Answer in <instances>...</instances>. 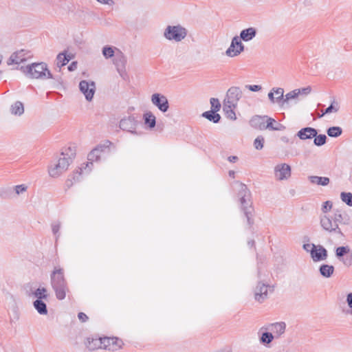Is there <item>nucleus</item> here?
Returning a JSON list of instances; mask_svg holds the SVG:
<instances>
[{
  "label": "nucleus",
  "instance_id": "nucleus-1",
  "mask_svg": "<svg viewBox=\"0 0 352 352\" xmlns=\"http://www.w3.org/2000/svg\"><path fill=\"white\" fill-rule=\"evenodd\" d=\"M111 142L106 140L103 144L98 145L94 148L87 156L88 162L84 166L83 165L74 173L73 179L74 182H78L82 174H88L92 169L93 162H98L110 153V146Z\"/></svg>",
  "mask_w": 352,
  "mask_h": 352
},
{
  "label": "nucleus",
  "instance_id": "nucleus-2",
  "mask_svg": "<svg viewBox=\"0 0 352 352\" xmlns=\"http://www.w3.org/2000/svg\"><path fill=\"white\" fill-rule=\"evenodd\" d=\"M238 197L241 204V210L243 212L250 228L254 224V208L251 199V192L247 186L243 183H239Z\"/></svg>",
  "mask_w": 352,
  "mask_h": 352
},
{
  "label": "nucleus",
  "instance_id": "nucleus-3",
  "mask_svg": "<svg viewBox=\"0 0 352 352\" xmlns=\"http://www.w3.org/2000/svg\"><path fill=\"white\" fill-rule=\"evenodd\" d=\"M50 283L56 298L59 300L65 299L67 292H69V288L64 276L63 269L54 267L50 274Z\"/></svg>",
  "mask_w": 352,
  "mask_h": 352
},
{
  "label": "nucleus",
  "instance_id": "nucleus-4",
  "mask_svg": "<svg viewBox=\"0 0 352 352\" xmlns=\"http://www.w3.org/2000/svg\"><path fill=\"white\" fill-rule=\"evenodd\" d=\"M250 124L253 128L259 130L283 131L285 129L282 124L267 116H254L250 120Z\"/></svg>",
  "mask_w": 352,
  "mask_h": 352
},
{
  "label": "nucleus",
  "instance_id": "nucleus-5",
  "mask_svg": "<svg viewBox=\"0 0 352 352\" xmlns=\"http://www.w3.org/2000/svg\"><path fill=\"white\" fill-rule=\"evenodd\" d=\"M188 35V30L180 24L168 25L163 32L164 37L168 41L179 43Z\"/></svg>",
  "mask_w": 352,
  "mask_h": 352
},
{
  "label": "nucleus",
  "instance_id": "nucleus-6",
  "mask_svg": "<svg viewBox=\"0 0 352 352\" xmlns=\"http://www.w3.org/2000/svg\"><path fill=\"white\" fill-rule=\"evenodd\" d=\"M24 72L33 78L50 79L53 78L45 63H35L28 65Z\"/></svg>",
  "mask_w": 352,
  "mask_h": 352
},
{
  "label": "nucleus",
  "instance_id": "nucleus-7",
  "mask_svg": "<svg viewBox=\"0 0 352 352\" xmlns=\"http://www.w3.org/2000/svg\"><path fill=\"white\" fill-rule=\"evenodd\" d=\"M274 292V286L258 281L254 289V299L261 303L268 297V292Z\"/></svg>",
  "mask_w": 352,
  "mask_h": 352
},
{
  "label": "nucleus",
  "instance_id": "nucleus-8",
  "mask_svg": "<svg viewBox=\"0 0 352 352\" xmlns=\"http://www.w3.org/2000/svg\"><path fill=\"white\" fill-rule=\"evenodd\" d=\"M69 166L68 162L60 157L56 162L51 164L49 166V175L52 177H58L67 170Z\"/></svg>",
  "mask_w": 352,
  "mask_h": 352
},
{
  "label": "nucleus",
  "instance_id": "nucleus-9",
  "mask_svg": "<svg viewBox=\"0 0 352 352\" xmlns=\"http://www.w3.org/2000/svg\"><path fill=\"white\" fill-rule=\"evenodd\" d=\"M138 124V120L133 116H129L120 121L119 127L131 134L140 135V133L136 131Z\"/></svg>",
  "mask_w": 352,
  "mask_h": 352
},
{
  "label": "nucleus",
  "instance_id": "nucleus-10",
  "mask_svg": "<svg viewBox=\"0 0 352 352\" xmlns=\"http://www.w3.org/2000/svg\"><path fill=\"white\" fill-rule=\"evenodd\" d=\"M152 104L156 107L162 113H166L169 109V103L166 96L155 93L151 97Z\"/></svg>",
  "mask_w": 352,
  "mask_h": 352
},
{
  "label": "nucleus",
  "instance_id": "nucleus-11",
  "mask_svg": "<svg viewBox=\"0 0 352 352\" xmlns=\"http://www.w3.org/2000/svg\"><path fill=\"white\" fill-rule=\"evenodd\" d=\"M243 50V44L239 37L235 36L232 38L230 47L226 51V54L229 57H234L240 54Z\"/></svg>",
  "mask_w": 352,
  "mask_h": 352
},
{
  "label": "nucleus",
  "instance_id": "nucleus-12",
  "mask_svg": "<svg viewBox=\"0 0 352 352\" xmlns=\"http://www.w3.org/2000/svg\"><path fill=\"white\" fill-rule=\"evenodd\" d=\"M320 224L322 228L329 232H334L342 235V232L338 224L330 217L324 215L320 219Z\"/></svg>",
  "mask_w": 352,
  "mask_h": 352
},
{
  "label": "nucleus",
  "instance_id": "nucleus-13",
  "mask_svg": "<svg viewBox=\"0 0 352 352\" xmlns=\"http://www.w3.org/2000/svg\"><path fill=\"white\" fill-rule=\"evenodd\" d=\"M79 89L87 101L93 99L96 91V85L94 81L81 80L79 83Z\"/></svg>",
  "mask_w": 352,
  "mask_h": 352
},
{
  "label": "nucleus",
  "instance_id": "nucleus-14",
  "mask_svg": "<svg viewBox=\"0 0 352 352\" xmlns=\"http://www.w3.org/2000/svg\"><path fill=\"white\" fill-rule=\"evenodd\" d=\"M126 56L120 50H117V52L113 59V64L115 65L118 72L121 76H123L124 74H126Z\"/></svg>",
  "mask_w": 352,
  "mask_h": 352
},
{
  "label": "nucleus",
  "instance_id": "nucleus-15",
  "mask_svg": "<svg viewBox=\"0 0 352 352\" xmlns=\"http://www.w3.org/2000/svg\"><path fill=\"white\" fill-rule=\"evenodd\" d=\"M286 324L285 322H274L264 325L261 331H270L274 335V338H279L285 331Z\"/></svg>",
  "mask_w": 352,
  "mask_h": 352
},
{
  "label": "nucleus",
  "instance_id": "nucleus-16",
  "mask_svg": "<svg viewBox=\"0 0 352 352\" xmlns=\"http://www.w3.org/2000/svg\"><path fill=\"white\" fill-rule=\"evenodd\" d=\"M274 175L278 180H286L291 176V166L285 163L277 164L274 167Z\"/></svg>",
  "mask_w": 352,
  "mask_h": 352
},
{
  "label": "nucleus",
  "instance_id": "nucleus-17",
  "mask_svg": "<svg viewBox=\"0 0 352 352\" xmlns=\"http://www.w3.org/2000/svg\"><path fill=\"white\" fill-rule=\"evenodd\" d=\"M314 262H320L327 260L328 257V252L325 248L321 245L313 246L310 255Z\"/></svg>",
  "mask_w": 352,
  "mask_h": 352
},
{
  "label": "nucleus",
  "instance_id": "nucleus-18",
  "mask_svg": "<svg viewBox=\"0 0 352 352\" xmlns=\"http://www.w3.org/2000/svg\"><path fill=\"white\" fill-rule=\"evenodd\" d=\"M122 341L117 338H102V349L109 351H117L121 348Z\"/></svg>",
  "mask_w": 352,
  "mask_h": 352
},
{
  "label": "nucleus",
  "instance_id": "nucleus-19",
  "mask_svg": "<svg viewBox=\"0 0 352 352\" xmlns=\"http://www.w3.org/2000/svg\"><path fill=\"white\" fill-rule=\"evenodd\" d=\"M242 97V91L238 87H230L226 94V97L223 102L228 104H238L239 100Z\"/></svg>",
  "mask_w": 352,
  "mask_h": 352
},
{
  "label": "nucleus",
  "instance_id": "nucleus-20",
  "mask_svg": "<svg viewBox=\"0 0 352 352\" xmlns=\"http://www.w3.org/2000/svg\"><path fill=\"white\" fill-rule=\"evenodd\" d=\"M317 134L318 131L316 129L307 126L298 131L296 135L301 140H306L314 138Z\"/></svg>",
  "mask_w": 352,
  "mask_h": 352
},
{
  "label": "nucleus",
  "instance_id": "nucleus-21",
  "mask_svg": "<svg viewBox=\"0 0 352 352\" xmlns=\"http://www.w3.org/2000/svg\"><path fill=\"white\" fill-rule=\"evenodd\" d=\"M258 335L259 337V342L260 344L269 346L272 343L273 340L274 339V335L270 331L263 330L261 331V327L258 331Z\"/></svg>",
  "mask_w": 352,
  "mask_h": 352
},
{
  "label": "nucleus",
  "instance_id": "nucleus-22",
  "mask_svg": "<svg viewBox=\"0 0 352 352\" xmlns=\"http://www.w3.org/2000/svg\"><path fill=\"white\" fill-rule=\"evenodd\" d=\"M27 56L25 54V51L24 50H21L16 52L13 53L9 59L8 60V65L12 64H19L22 62L26 60Z\"/></svg>",
  "mask_w": 352,
  "mask_h": 352
},
{
  "label": "nucleus",
  "instance_id": "nucleus-23",
  "mask_svg": "<svg viewBox=\"0 0 352 352\" xmlns=\"http://www.w3.org/2000/svg\"><path fill=\"white\" fill-rule=\"evenodd\" d=\"M85 345L90 351L102 349V338H87Z\"/></svg>",
  "mask_w": 352,
  "mask_h": 352
},
{
  "label": "nucleus",
  "instance_id": "nucleus-24",
  "mask_svg": "<svg viewBox=\"0 0 352 352\" xmlns=\"http://www.w3.org/2000/svg\"><path fill=\"white\" fill-rule=\"evenodd\" d=\"M256 34V30L254 28H248L245 30H243L241 33L240 36H239L240 40H243L245 42L250 41L252 40Z\"/></svg>",
  "mask_w": 352,
  "mask_h": 352
},
{
  "label": "nucleus",
  "instance_id": "nucleus-25",
  "mask_svg": "<svg viewBox=\"0 0 352 352\" xmlns=\"http://www.w3.org/2000/svg\"><path fill=\"white\" fill-rule=\"evenodd\" d=\"M144 123L147 129H152L156 125V117L151 111L143 114Z\"/></svg>",
  "mask_w": 352,
  "mask_h": 352
},
{
  "label": "nucleus",
  "instance_id": "nucleus-26",
  "mask_svg": "<svg viewBox=\"0 0 352 352\" xmlns=\"http://www.w3.org/2000/svg\"><path fill=\"white\" fill-rule=\"evenodd\" d=\"M76 157V147L69 146L65 148L60 154V157L68 162L69 165L72 162Z\"/></svg>",
  "mask_w": 352,
  "mask_h": 352
},
{
  "label": "nucleus",
  "instance_id": "nucleus-27",
  "mask_svg": "<svg viewBox=\"0 0 352 352\" xmlns=\"http://www.w3.org/2000/svg\"><path fill=\"white\" fill-rule=\"evenodd\" d=\"M236 104H228L227 102H223V111L228 118L232 120H235L236 119L234 112V109L236 108Z\"/></svg>",
  "mask_w": 352,
  "mask_h": 352
},
{
  "label": "nucleus",
  "instance_id": "nucleus-28",
  "mask_svg": "<svg viewBox=\"0 0 352 352\" xmlns=\"http://www.w3.org/2000/svg\"><path fill=\"white\" fill-rule=\"evenodd\" d=\"M308 179L312 184H317L322 186H327L330 182V179L327 177L311 175L308 177Z\"/></svg>",
  "mask_w": 352,
  "mask_h": 352
},
{
  "label": "nucleus",
  "instance_id": "nucleus-29",
  "mask_svg": "<svg viewBox=\"0 0 352 352\" xmlns=\"http://www.w3.org/2000/svg\"><path fill=\"white\" fill-rule=\"evenodd\" d=\"M334 267L331 265L322 264L319 267V272L322 276L329 278L334 272Z\"/></svg>",
  "mask_w": 352,
  "mask_h": 352
},
{
  "label": "nucleus",
  "instance_id": "nucleus-30",
  "mask_svg": "<svg viewBox=\"0 0 352 352\" xmlns=\"http://www.w3.org/2000/svg\"><path fill=\"white\" fill-rule=\"evenodd\" d=\"M33 306L36 311L40 315H46L47 314V308L46 303L41 300H35L33 302Z\"/></svg>",
  "mask_w": 352,
  "mask_h": 352
},
{
  "label": "nucleus",
  "instance_id": "nucleus-31",
  "mask_svg": "<svg viewBox=\"0 0 352 352\" xmlns=\"http://www.w3.org/2000/svg\"><path fill=\"white\" fill-rule=\"evenodd\" d=\"M10 112L14 116H21L24 113L23 104L20 101L15 102L10 107Z\"/></svg>",
  "mask_w": 352,
  "mask_h": 352
},
{
  "label": "nucleus",
  "instance_id": "nucleus-32",
  "mask_svg": "<svg viewBox=\"0 0 352 352\" xmlns=\"http://www.w3.org/2000/svg\"><path fill=\"white\" fill-rule=\"evenodd\" d=\"M117 47L110 45H105L102 47V54L106 59L115 57L117 52Z\"/></svg>",
  "mask_w": 352,
  "mask_h": 352
},
{
  "label": "nucleus",
  "instance_id": "nucleus-33",
  "mask_svg": "<svg viewBox=\"0 0 352 352\" xmlns=\"http://www.w3.org/2000/svg\"><path fill=\"white\" fill-rule=\"evenodd\" d=\"M202 116L213 123H218L221 119L220 115L212 110L204 112Z\"/></svg>",
  "mask_w": 352,
  "mask_h": 352
},
{
  "label": "nucleus",
  "instance_id": "nucleus-34",
  "mask_svg": "<svg viewBox=\"0 0 352 352\" xmlns=\"http://www.w3.org/2000/svg\"><path fill=\"white\" fill-rule=\"evenodd\" d=\"M32 296L36 298V300H47L48 298L47 290L45 287H38L34 290L32 294Z\"/></svg>",
  "mask_w": 352,
  "mask_h": 352
},
{
  "label": "nucleus",
  "instance_id": "nucleus-35",
  "mask_svg": "<svg viewBox=\"0 0 352 352\" xmlns=\"http://www.w3.org/2000/svg\"><path fill=\"white\" fill-rule=\"evenodd\" d=\"M272 91L274 92V96L276 99L278 100V104L280 107H283V101H284V89L281 87H273Z\"/></svg>",
  "mask_w": 352,
  "mask_h": 352
},
{
  "label": "nucleus",
  "instance_id": "nucleus-36",
  "mask_svg": "<svg viewBox=\"0 0 352 352\" xmlns=\"http://www.w3.org/2000/svg\"><path fill=\"white\" fill-rule=\"evenodd\" d=\"M71 59V57L67 55L66 52L59 53L56 57L57 66L60 67L65 66Z\"/></svg>",
  "mask_w": 352,
  "mask_h": 352
},
{
  "label": "nucleus",
  "instance_id": "nucleus-37",
  "mask_svg": "<svg viewBox=\"0 0 352 352\" xmlns=\"http://www.w3.org/2000/svg\"><path fill=\"white\" fill-rule=\"evenodd\" d=\"M333 220L338 224V223H342L343 224L347 225L349 223V218L346 214H342L340 211L338 210L334 214Z\"/></svg>",
  "mask_w": 352,
  "mask_h": 352
},
{
  "label": "nucleus",
  "instance_id": "nucleus-38",
  "mask_svg": "<svg viewBox=\"0 0 352 352\" xmlns=\"http://www.w3.org/2000/svg\"><path fill=\"white\" fill-rule=\"evenodd\" d=\"M350 250L351 249L348 245L338 247L336 249V256L340 261H341V260L344 258V256L346 255Z\"/></svg>",
  "mask_w": 352,
  "mask_h": 352
},
{
  "label": "nucleus",
  "instance_id": "nucleus-39",
  "mask_svg": "<svg viewBox=\"0 0 352 352\" xmlns=\"http://www.w3.org/2000/svg\"><path fill=\"white\" fill-rule=\"evenodd\" d=\"M298 97L296 89L292 90L285 95L283 101V109L288 107L289 102L291 100L296 99Z\"/></svg>",
  "mask_w": 352,
  "mask_h": 352
},
{
  "label": "nucleus",
  "instance_id": "nucleus-40",
  "mask_svg": "<svg viewBox=\"0 0 352 352\" xmlns=\"http://www.w3.org/2000/svg\"><path fill=\"white\" fill-rule=\"evenodd\" d=\"M342 129L340 126H331L327 131V135L331 138H338L342 134Z\"/></svg>",
  "mask_w": 352,
  "mask_h": 352
},
{
  "label": "nucleus",
  "instance_id": "nucleus-41",
  "mask_svg": "<svg viewBox=\"0 0 352 352\" xmlns=\"http://www.w3.org/2000/svg\"><path fill=\"white\" fill-rule=\"evenodd\" d=\"M52 226V231L53 234L55 236V240L57 241L60 237V221H55L53 222L51 225Z\"/></svg>",
  "mask_w": 352,
  "mask_h": 352
},
{
  "label": "nucleus",
  "instance_id": "nucleus-42",
  "mask_svg": "<svg viewBox=\"0 0 352 352\" xmlns=\"http://www.w3.org/2000/svg\"><path fill=\"white\" fill-rule=\"evenodd\" d=\"M339 110V106L337 102L333 100L331 104L325 109V111L320 116H323L324 114L330 113L332 112H338Z\"/></svg>",
  "mask_w": 352,
  "mask_h": 352
},
{
  "label": "nucleus",
  "instance_id": "nucleus-43",
  "mask_svg": "<svg viewBox=\"0 0 352 352\" xmlns=\"http://www.w3.org/2000/svg\"><path fill=\"white\" fill-rule=\"evenodd\" d=\"M327 136L324 134H318L314 137V143L316 146H321L326 144Z\"/></svg>",
  "mask_w": 352,
  "mask_h": 352
},
{
  "label": "nucleus",
  "instance_id": "nucleus-44",
  "mask_svg": "<svg viewBox=\"0 0 352 352\" xmlns=\"http://www.w3.org/2000/svg\"><path fill=\"white\" fill-rule=\"evenodd\" d=\"M340 198L349 206H352V193L342 192L340 194Z\"/></svg>",
  "mask_w": 352,
  "mask_h": 352
},
{
  "label": "nucleus",
  "instance_id": "nucleus-45",
  "mask_svg": "<svg viewBox=\"0 0 352 352\" xmlns=\"http://www.w3.org/2000/svg\"><path fill=\"white\" fill-rule=\"evenodd\" d=\"M341 262L346 267H349L352 266V250H350L346 256H344V258L341 260Z\"/></svg>",
  "mask_w": 352,
  "mask_h": 352
},
{
  "label": "nucleus",
  "instance_id": "nucleus-46",
  "mask_svg": "<svg viewBox=\"0 0 352 352\" xmlns=\"http://www.w3.org/2000/svg\"><path fill=\"white\" fill-rule=\"evenodd\" d=\"M210 104H211V110L214 111L216 112L219 111L221 109V104L219 100L217 98H210Z\"/></svg>",
  "mask_w": 352,
  "mask_h": 352
},
{
  "label": "nucleus",
  "instance_id": "nucleus-47",
  "mask_svg": "<svg viewBox=\"0 0 352 352\" xmlns=\"http://www.w3.org/2000/svg\"><path fill=\"white\" fill-rule=\"evenodd\" d=\"M265 140L262 136H258L254 142V146L256 150H261L263 148Z\"/></svg>",
  "mask_w": 352,
  "mask_h": 352
},
{
  "label": "nucleus",
  "instance_id": "nucleus-48",
  "mask_svg": "<svg viewBox=\"0 0 352 352\" xmlns=\"http://www.w3.org/2000/svg\"><path fill=\"white\" fill-rule=\"evenodd\" d=\"M296 89V91H297L298 96L299 95L307 96L309 94H310V92L311 91V88L309 86L304 87V88Z\"/></svg>",
  "mask_w": 352,
  "mask_h": 352
},
{
  "label": "nucleus",
  "instance_id": "nucleus-49",
  "mask_svg": "<svg viewBox=\"0 0 352 352\" xmlns=\"http://www.w3.org/2000/svg\"><path fill=\"white\" fill-rule=\"evenodd\" d=\"M27 189H28V187L25 184L16 185L14 187L15 192L17 195L25 192L27 190Z\"/></svg>",
  "mask_w": 352,
  "mask_h": 352
},
{
  "label": "nucleus",
  "instance_id": "nucleus-50",
  "mask_svg": "<svg viewBox=\"0 0 352 352\" xmlns=\"http://www.w3.org/2000/svg\"><path fill=\"white\" fill-rule=\"evenodd\" d=\"M332 208V203L330 201H326L323 203L322 210L323 212L326 213L329 210H330Z\"/></svg>",
  "mask_w": 352,
  "mask_h": 352
},
{
  "label": "nucleus",
  "instance_id": "nucleus-51",
  "mask_svg": "<svg viewBox=\"0 0 352 352\" xmlns=\"http://www.w3.org/2000/svg\"><path fill=\"white\" fill-rule=\"evenodd\" d=\"M245 87L252 91H258L262 89L261 86L258 85H248Z\"/></svg>",
  "mask_w": 352,
  "mask_h": 352
},
{
  "label": "nucleus",
  "instance_id": "nucleus-52",
  "mask_svg": "<svg viewBox=\"0 0 352 352\" xmlns=\"http://www.w3.org/2000/svg\"><path fill=\"white\" fill-rule=\"evenodd\" d=\"M274 91H270L269 93H268V98L269 100H270L271 103L272 104H278V100L276 99V97L274 96Z\"/></svg>",
  "mask_w": 352,
  "mask_h": 352
},
{
  "label": "nucleus",
  "instance_id": "nucleus-53",
  "mask_svg": "<svg viewBox=\"0 0 352 352\" xmlns=\"http://www.w3.org/2000/svg\"><path fill=\"white\" fill-rule=\"evenodd\" d=\"M346 302L349 307L351 309L350 314H352V292L347 294Z\"/></svg>",
  "mask_w": 352,
  "mask_h": 352
},
{
  "label": "nucleus",
  "instance_id": "nucleus-54",
  "mask_svg": "<svg viewBox=\"0 0 352 352\" xmlns=\"http://www.w3.org/2000/svg\"><path fill=\"white\" fill-rule=\"evenodd\" d=\"M316 245L314 243H305L302 246L303 250L311 254V249H313V246Z\"/></svg>",
  "mask_w": 352,
  "mask_h": 352
},
{
  "label": "nucleus",
  "instance_id": "nucleus-55",
  "mask_svg": "<svg viewBox=\"0 0 352 352\" xmlns=\"http://www.w3.org/2000/svg\"><path fill=\"white\" fill-rule=\"evenodd\" d=\"M78 319L82 322H85L88 320L87 316L83 312L78 313Z\"/></svg>",
  "mask_w": 352,
  "mask_h": 352
},
{
  "label": "nucleus",
  "instance_id": "nucleus-56",
  "mask_svg": "<svg viewBox=\"0 0 352 352\" xmlns=\"http://www.w3.org/2000/svg\"><path fill=\"white\" fill-rule=\"evenodd\" d=\"M100 4L113 6L114 1L113 0H96Z\"/></svg>",
  "mask_w": 352,
  "mask_h": 352
},
{
  "label": "nucleus",
  "instance_id": "nucleus-57",
  "mask_svg": "<svg viewBox=\"0 0 352 352\" xmlns=\"http://www.w3.org/2000/svg\"><path fill=\"white\" fill-rule=\"evenodd\" d=\"M77 69V62L73 61L69 66L68 70L70 72H73Z\"/></svg>",
  "mask_w": 352,
  "mask_h": 352
},
{
  "label": "nucleus",
  "instance_id": "nucleus-58",
  "mask_svg": "<svg viewBox=\"0 0 352 352\" xmlns=\"http://www.w3.org/2000/svg\"><path fill=\"white\" fill-rule=\"evenodd\" d=\"M228 160L231 163H235L238 160V157L235 155H231L228 157Z\"/></svg>",
  "mask_w": 352,
  "mask_h": 352
},
{
  "label": "nucleus",
  "instance_id": "nucleus-59",
  "mask_svg": "<svg viewBox=\"0 0 352 352\" xmlns=\"http://www.w3.org/2000/svg\"><path fill=\"white\" fill-rule=\"evenodd\" d=\"M248 245L250 247V248H253L255 245V241L254 240H250L248 242Z\"/></svg>",
  "mask_w": 352,
  "mask_h": 352
},
{
  "label": "nucleus",
  "instance_id": "nucleus-60",
  "mask_svg": "<svg viewBox=\"0 0 352 352\" xmlns=\"http://www.w3.org/2000/svg\"><path fill=\"white\" fill-rule=\"evenodd\" d=\"M228 175L230 177L234 178L235 176V172L234 170H229Z\"/></svg>",
  "mask_w": 352,
  "mask_h": 352
},
{
  "label": "nucleus",
  "instance_id": "nucleus-61",
  "mask_svg": "<svg viewBox=\"0 0 352 352\" xmlns=\"http://www.w3.org/2000/svg\"><path fill=\"white\" fill-rule=\"evenodd\" d=\"M281 140L285 142H288V139L286 137H283Z\"/></svg>",
  "mask_w": 352,
  "mask_h": 352
}]
</instances>
